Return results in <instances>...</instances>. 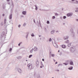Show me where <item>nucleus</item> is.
<instances>
[{
  "label": "nucleus",
  "mask_w": 78,
  "mask_h": 78,
  "mask_svg": "<svg viewBox=\"0 0 78 78\" xmlns=\"http://www.w3.org/2000/svg\"><path fill=\"white\" fill-rule=\"evenodd\" d=\"M1 38H4L5 39L6 37H5V32H3L1 34L0 36Z\"/></svg>",
  "instance_id": "f257e3e1"
},
{
  "label": "nucleus",
  "mask_w": 78,
  "mask_h": 78,
  "mask_svg": "<svg viewBox=\"0 0 78 78\" xmlns=\"http://www.w3.org/2000/svg\"><path fill=\"white\" fill-rule=\"evenodd\" d=\"M12 2V5H11L10 6V7L12 9H11V12H12V11H13V8H14V3H13V2L11 0Z\"/></svg>",
  "instance_id": "f03ea898"
},
{
  "label": "nucleus",
  "mask_w": 78,
  "mask_h": 78,
  "mask_svg": "<svg viewBox=\"0 0 78 78\" xmlns=\"http://www.w3.org/2000/svg\"><path fill=\"white\" fill-rule=\"evenodd\" d=\"M71 32V36L72 37H75V33L73 32V29H71L70 30Z\"/></svg>",
  "instance_id": "7ed1b4c3"
},
{
  "label": "nucleus",
  "mask_w": 78,
  "mask_h": 78,
  "mask_svg": "<svg viewBox=\"0 0 78 78\" xmlns=\"http://www.w3.org/2000/svg\"><path fill=\"white\" fill-rule=\"evenodd\" d=\"M70 51L71 53H73V52L75 51V48L73 47H71L70 49Z\"/></svg>",
  "instance_id": "20e7f679"
},
{
  "label": "nucleus",
  "mask_w": 78,
  "mask_h": 78,
  "mask_svg": "<svg viewBox=\"0 0 78 78\" xmlns=\"http://www.w3.org/2000/svg\"><path fill=\"white\" fill-rule=\"evenodd\" d=\"M72 15H73V13L72 12H70L67 14V17H70L72 16Z\"/></svg>",
  "instance_id": "39448f33"
},
{
  "label": "nucleus",
  "mask_w": 78,
  "mask_h": 78,
  "mask_svg": "<svg viewBox=\"0 0 78 78\" xmlns=\"http://www.w3.org/2000/svg\"><path fill=\"white\" fill-rule=\"evenodd\" d=\"M17 70L18 72L19 73H20L21 74L22 73V69H21L20 68H18L17 69Z\"/></svg>",
  "instance_id": "423d86ee"
},
{
  "label": "nucleus",
  "mask_w": 78,
  "mask_h": 78,
  "mask_svg": "<svg viewBox=\"0 0 78 78\" xmlns=\"http://www.w3.org/2000/svg\"><path fill=\"white\" fill-rule=\"evenodd\" d=\"M27 67H28L29 69H32V65L31 64H29L27 65Z\"/></svg>",
  "instance_id": "0eeeda50"
},
{
  "label": "nucleus",
  "mask_w": 78,
  "mask_h": 78,
  "mask_svg": "<svg viewBox=\"0 0 78 78\" xmlns=\"http://www.w3.org/2000/svg\"><path fill=\"white\" fill-rule=\"evenodd\" d=\"M53 41H54V44H55V45H54V46L56 48H58V45H57V44L56 43L55 41V40L54 39Z\"/></svg>",
  "instance_id": "6e6552de"
},
{
  "label": "nucleus",
  "mask_w": 78,
  "mask_h": 78,
  "mask_svg": "<svg viewBox=\"0 0 78 78\" xmlns=\"http://www.w3.org/2000/svg\"><path fill=\"white\" fill-rule=\"evenodd\" d=\"M39 61H38V60H37V61L36 62V65L37 67H39Z\"/></svg>",
  "instance_id": "1a4fd4ad"
},
{
  "label": "nucleus",
  "mask_w": 78,
  "mask_h": 78,
  "mask_svg": "<svg viewBox=\"0 0 78 78\" xmlns=\"http://www.w3.org/2000/svg\"><path fill=\"white\" fill-rule=\"evenodd\" d=\"M33 50L35 51H36L38 50V48H37V47H34V49Z\"/></svg>",
  "instance_id": "9d476101"
},
{
  "label": "nucleus",
  "mask_w": 78,
  "mask_h": 78,
  "mask_svg": "<svg viewBox=\"0 0 78 78\" xmlns=\"http://www.w3.org/2000/svg\"><path fill=\"white\" fill-rule=\"evenodd\" d=\"M64 39H68L69 38V37L67 35L65 37H63Z\"/></svg>",
  "instance_id": "9b49d317"
},
{
  "label": "nucleus",
  "mask_w": 78,
  "mask_h": 78,
  "mask_svg": "<svg viewBox=\"0 0 78 78\" xmlns=\"http://www.w3.org/2000/svg\"><path fill=\"white\" fill-rule=\"evenodd\" d=\"M6 5V3L4 2V3H3V9H5L6 7L5 5Z\"/></svg>",
  "instance_id": "f8f14e48"
},
{
  "label": "nucleus",
  "mask_w": 78,
  "mask_h": 78,
  "mask_svg": "<svg viewBox=\"0 0 78 78\" xmlns=\"http://www.w3.org/2000/svg\"><path fill=\"white\" fill-rule=\"evenodd\" d=\"M68 69L70 70H71L73 69V66H71L68 68Z\"/></svg>",
  "instance_id": "ddd939ff"
},
{
  "label": "nucleus",
  "mask_w": 78,
  "mask_h": 78,
  "mask_svg": "<svg viewBox=\"0 0 78 78\" xmlns=\"http://www.w3.org/2000/svg\"><path fill=\"white\" fill-rule=\"evenodd\" d=\"M69 42H70V41L68 40H67L65 42V43L66 44H69Z\"/></svg>",
  "instance_id": "4468645a"
},
{
  "label": "nucleus",
  "mask_w": 78,
  "mask_h": 78,
  "mask_svg": "<svg viewBox=\"0 0 78 78\" xmlns=\"http://www.w3.org/2000/svg\"><path fill=\"white\" fill-rule=\"evenodd\" d=\"M69 64L70 65H71V66H73V61L70 62Z\"/></svg>",
  "instance_id": "2eb2a0df"
},
{
  "label": "nucleus",
  "mask_w": 78,
  "mask_h": 78,
  "mask_svg": "<svg viewBox=\"0 0 78 78\" xmlns=\"http://www.w3.org/2000/svg\"><path fill=\"white\" fill-rule=\"evenodd\" d=\"M55 32V30H53L51 32V34H53Z\"/></svg>",
  "instance_id": "dca6fc26"
},
{
  "label": "nucleus",
  "mask_w": 78,
  "mask_h": 78,
  "mask_svg": "<svg viewBox=\"0 0 78 78\" xmlns=\"http://www.w3.org/2000/svg\"><path fill=\"white\" fill-rule=\"evenodd\" d=\"M12 14H10V15L9 16V19H12Z\"/></svg>",
  "instance_id": "f3484780"
},
{
  "label": "nucleus",
  "mask_w": 78,
  "mask_h": 78,
  "mask_svg": "<svg viewBox=\"0 0 78 78\" xmlns=\"http://www.w3.org/2000/svg\"><path fill=\"white\" fill-rule=\"evenodd\" d=\"M62 47L63 48H65L66 47L65 45L64 44L62 45Z\"/></svg>",
  "instance_id": "a211bd4d"
},
{
  "label": "nucleus",
  "mask_w": 78,
  "mask_h": 78,
  "mask_svg": "<svg viewBox=\"0 0 78 78\" xmlns=\"http://www.w3.org/2000/svg\"><path fill=\"white\" fill-rule=\"evenodd\" d=\"M22 13L24 15H25L27 13V12H26V11H23L22 12Z\"/></svg>",
  "instance_id": "6ab92c4d"
},
{
  "label": "nucleus",
  "mask_w": 78,
  "mask_h": 78,
  "mask_svg": "<svg viewBox=\"0 0 78 78\" xmlns=\"http://www.w3.org/2000/svg\"><path fill=\"white\" fill-rule=\"evenodd\" d=\"M17 58L18 59H22V57L21 56H18L17 57Z\"/></svg>",
  "instance_id": "aec40b11"
},
{
  "label": "nucleus",
  "mask_w": 78,
  "mask_h": 78,
  "mask_svg": "<svg viewBox=\"0 0 78 78\" xmlns=\"http://www.w3.org/2000/svg\"><path fill=\"white\" fill-rule=\"evenodd\" d=\"M35 10L37 11V5H35Z\"/></svg>",
  "instance_id": "412c9836"
},
{
  "label": "nucleus",
  "mask_w": 78,
  "mask_h": 78,
  "mask_svg": "<svg viewBox=\"0 0 78 78\" xmlns=\"http://www.w3.org/2000/svg\"><path fill=\"white\" fill-rule=\"evenodd\" d=\"M52 57H55V55L54 54H51V55Z\"/></svg>",
  "instance_id": "4be33fe9"
},
{
  "label": "nucleus",
  "mask_w": 78,
  "mask_h": 78,
  "mask_svg": "<svg viewBox=\"0 0 78 78\" xmlns=\"http://www.w3.org/2000/svg\"><path fill=\"white\" fill-rule=\"evenodd\" d=\"M32 56H33L32 55H30L29 56V58H31V57H32Z\"/></svg>",
  "instance_id": "5701e85b"
},
{
  "label": "nucleus",
  "mask_w": 78,
  "mask_h": 78,
  "mask_svg": "<svg viewBox=\"0 0 78 78\" xmlns=\"http://www.w3.org/2000/svg\"><path fill=\"white\" fill-rule=\"evenodd\" d=\"M31 36H32V37H34V34H31Z\"/></svg>",
  "instance_id": "b1692460"
},
{
  "label": "nucleus",
  "mask_w": 78,
  "mask_h": 78,
  "mask_svg": "<svg viewBox=\"0 0 78 78\" xmlns=\"http://www.w3.org/2000/svg\"><path fill=\"white\" fill-rule=\"evenodd\" d=\"M63 64H64L65 65V66H67V65H68V63H63Z\"/></svg>",
  "instance_id": "393cba45"
},
{
  "label": "nucleus",
  "mask_w": 78,
  "mask_h": 78,
  "mask_svg": "<svg viewBox=\"0 0 78 78\" xmlns=\"http://www.w3.org/2000/svg\"><path fill=\"white\" fill-rule=\"evenodd\" d=\"M34 49L32 48V49L30 51V53H33V50Z\"/></svg>",
  "instance_id": "a878e982"
},
{
  "label": "nucleus",
  "mask_w": 78,
  "mask_h": 78,
  "mask_svg": "<svg viewBox=\"0 0 78 78\" xmlns=\"http://www.w3.org/2000/svg\"><path fill=\"white\" fill-rule=\"evenodd\" d=\"M6 19H5L4 20V24H6Z\"/></svg>",
  "instance_id": "bb28decb"
},
{
  "label": "nucleus",
  "mask_w": 78,
  "mask_h": 78,
  "mask_svg": "<svg viewBox=\"0 0 78 78\" xmlns=\"http://www.w3.org/2000/svg\"><path fill=\"white\" fill-rule=\"evenodd\" d=\"M12 51V48H10L9 49V52H11V51Z\"/></svg>",
  "instance_id": "cd10ccee"
},
{
  "label": "nucleus",
  "mask_w": 78,
  "mask_h": 78,
  "mask_svg": "<svg viewBox=\"0 0 78 78\" xmlns=\"http://www.w3.org/2000/svg\"><path fill=\"white\" fill-rule=\"evenodd\" d=\"M66 16H64L63 17V19H66Z\"/></svg>",
  "instance_id": "c85d7f7f"
},
{
  "label": "nucleus",
  "mask_w": 78,
  "mask_h": 78,
  "mask_svg": "<svg viewBox=\"0 0 78 78\" xmlns=\"http://www.w3.org/2000/svg\"><path fill=\"white\" fill-rule=\"evenodd\" d=\"M47 24H49V23H50V21L48 20L47 21Z\"/></svg>",
  "instance_id": "c756f323"
},
{
  "label": "nucleus",
  "mask_w": 78,
  "mask_h": 78,
  "mask_svg": "<svg viewBox=\"0 0 78 78\" xmlns=\"http://www.w3.org/2000/svg\"><path fill=\"white\" fill-rule=\"evenodd\" d=\"M41 66H43V67H44V65H43V64H42V62H41Z\"/></svg>",
  "instance_id": "7c9ffc66"
},
{
  "label": "nucleus",
  "mask_w": 78,
  "mask_h": 78,
  "mask_svg": "<svg viewBox=\"0 0 78 78\" xmlns=\"http://www.w3.org/2000/svg\"><path fill=\"white\" fill-rule=\"evenodd\" d=\"M22 44V42H21L20 43L18 44V46H20V44Z\"/></svg>",
  "instance_id": "2f4dec72"
},
{
  "label": "nucleus",
  "mask_w": 78,
  "mask_h": 78,
  "mask_svg": "<svg viewBox=\"0 0 78 78\" xmlns=\"http://www.w3.org/2000/svg\"><path fill=\"white\" fill-rule=\"evenodd\" d=\"M55 15L56 16H58V14L57 13H56L55 14Z\"/></svg>",
  "instance_id": "473e14b6"
},
{
  "label": "nucleus",
  "mask_w": 78,
  "mask_h": 78,
  "mask_svg": "<svg viewBox=\"0 0 78 78\" xmlns=\"http://www.w3.org/2000/svg\"><path fill=\"white\" fill-rule=\"evenodd\" d=\"M55 19V16H52V19Z\"/></svg>",
  "instance_id": "72a5a7b5"
},
{
  "label": "nucleus",
  "mask_w": 78,
  "mask_h": 78,
  "mask_svg": "<svg viewBox=\"0 0 78 78\" xmlns=\"http://www.w3.org/2000/svg\"><path fill=\"white\" fill-rule=\"evenodd\" d=\"M71 44H69L68 45V47H70V45H71Z\"/></svg>",
  "instance_id": "f704fd0d"
},
{
  "label": "nucleus",
  "mask_w": 78,
  "mask_h": 78,
  "mask_svg": "<svg viewBox=\"0 0 78 78\" xmlns=\"http://www.w3.org/2000/svg\"><path fill=\"white\" fill-rule=\"evenodd\" d=\"M59 31L58 30H56V32L57 33H59Z\"/></svg>",
  "instance_id": "c9c22d12"
},
{
  "label": "nucleus",
  "mask_w": 78,
  "mask_h": 78,
  "mask_svg": "<svg viewBox=\"0 0 78 78\" xmlns=\"http://www.w3.org/2000/svg\"><path fill=\"white\" fill-rule=\"evenodd\" d=\"M28 36V33H27V35L26 36V38H27Z\"/></svg>",
  "instance_id": "e433bc0d"
},
{
  "label": "nucleus",
  "mask_w": 78,
  "mask_h": 78,
  "mask_svg": "<svg viewBox=\"0 0 78 78\" xmlns=\"http://www.w3.org/2000/svg\"><path fill=\"white\" fill-rule=\"evenodd\" d=\"M23 27H25V26H26V23H24V24H23Z\"/></svg>",
  "instance_id": "4c0bfd02"
},
{
  "label": "nucleus",
  "mask_w": 78,
  "mask_h": 78,
  "mask_svg": "<svg viewBox=\"0 0 78 78\" xmlns=\"http://www.w3.org/2000/svg\"><path fill=\"white\" fill-rule=\"evenodd\" d=\"M62 64H59L58 65V67H59V66H62Z\"/></svg>",
  "instance_id": "58836bf2"
},
{
  "label": "nucleus",
  "mask_w": 78,
  "mask_h": 78,
  "mask_svg": "<svg viewBox=\"0 0 78 78\" xmlns=\"http://www.w3.org/2000/svg\"><path fill=\"white\" fill-rule=\"evenodd\" d=\"M76 4H78V2L77 0L76 1Z\"/></svg>",
  "instance_id": "ea45409f"
},
{
  "label": "nucleus",
  "mask_w": 78,
  "mask_h": 78,
  "mask_svg": "<svg viewBox=\"0 0 78 78\" xmlns=\"http://www.w3.org/2000/svg\"><path fill=\"white\" fill-rule=\"evenodd\" d=\"M39 25H40V26L41 25V22L40 21V20H39Z\"/></svg>",
  "instance_id": "a19ab883"
},
{
  "label": "nucleus",
  "mask_w": 78,
  "mask_h": 78,
  "mask_svg": "<svg viewBox=\"0 0 78 78\" xmlns=\"http://www.w3.org/2000/svg\"><path fill=\"white\" fill-rule=\"evenodd\" d=\"M21 27V26L20 25H18V27H19V28H20Z\"/></svg>",
  "instance_id": "79ce46f5"
},
{
  "label": "nucleus",
  "mask_w": 78,
  "mask_h": 78,
  "mask_svg": "<svg viewBox=\"0 0 78 78\" xmlns=\"http://www.w3.org/2000/svg\"><path fill=\"white\" fill-rule=\"evenodd\" d=\"M51 52L50 51L49 53L50 55H51Z\"/></svg>",
  "instance_id": "37998d69"
},
{
  "label": "nucleus",
  "mask_w": 78,
  "mask_h": 78,
  "mask_svg": "<svg viewBox=\"0 0 78 78\" xmlns=\"http://www.w3.org/2000/svg\"><path fill=\"white\" fill-rule=\"evenodd\" d=\"M48 41L50 42H51V39H49Z\"/></svg>",
  "instance_id": "c03bdc74"
},
{
  "label": "nucleus",
  "mask_w": 78,
  "mask_h": 78,
  "mask_svg": "<svg viewBox=\"0 0 78 78\" xmlns=\"http://www.w3.org/2000/svg\"><path fill=\"white\" fill-rule=\"evenodd\" d=\"M34 23H36V22H35V20H34Z\"/></svg>",
  "instance_id": "a18cd8bd"
},
{
  "label": "nucleus",
  "mask_w": 78,
  "mask_h": 78,
  "mask_svg": "<svg viewBox=\"0 0 78 78\" xmlns=\"http://www.w3.org/2000/svg\"><path fill=\"white\" fill-rule=\"evenodd\" d=\"M44 67V66H40V68H42V67Z\"/></svg>",
  "instance_id": "49530a36"
},
{
  "label": "nucleus",
  "mask_w": 78,
  "mask_h": 78,
  "mask_svg": "<svg viewBox=\"0 0 78 78\" xmlns=\"http://www.w3.org/2000/svg\"><path fill=\"white\" fill-rule=\"evenodd\" d=\"M42 61H44V59L42 58Z\"/></svg>",
  "instance_id": "de8ad7c7"
},
{
  "label": "nucleus",
  "mask_w": 78,
  "mask_h": 78,
  "mask_svg": "<svg viewBox=\"0 0 78 78\" xmlns=\"http://www.w3.org/2000/svg\"><path fill=\"white\" fill-rule=\"evenodd\" d=\"M60 19H62V17H60Z\"/></svg>",
  "instance_id": "09e8293b"
},
{
  "label": "nucleus",
  "mask_w": 78,
  "mask_h": 78,
  "mask_svg": "<svg viewBox=\"0 0 78 78\" xmlns=\"http://www.w3.org/2000/svg\"><path fill=\"white\" fill-rule=\"evenodd\" d=\"M37 78H40V76L39 75V76H38L37 77Z\"/></svg>",
  "instance_id": "8fccbe9b"
},
{
  "label": "nucleus",
  "mask_w": 78,
  "mask_h": 78,
  "mask_svg": "<svg viewBox=\"0 0 78 78\" xmlns=\"http://www.w3.org/2000/svg\"><path fill=\"white\" fill-rule=\"evenodd\" d=\"M2 16H5V14H2Z\"/></svg>",
  "instance_id": "3c124183"
},
{
  "label": "nucleus",
  "mask_w": 78,
  "mask_h": 78,
  "mask_svg": "<svg viewBox=\"0 0 78 78\" xmlns=\"http://www.w3.org/2000/svg\"><path fill=\"white\" fill-rule=\"evenodd\" d=\"M55 64H58V62H56L55 63Z\"/></svg>",
  "instance_id": "603ef678"
},
{
  "label": "nucleus",
  "mask_w": 78,
  "mask_h": 78,
  "mask_svg": "<svg viewBox=\"0 0 78 78\" xmlns=\"http://www.w3.org/2000/svg\"><path fill=\"white\" fill-rule=\"evenodd\" d=\"M75 1V0H72V2H74Z\"/></svg>",
  "instance_id": "864d4df0"
},
{
  "label": "nucleus",
  "mask_w": 78,
  "mask_h": 78,
  "mask_svg": "<svg viewBox=\"0 0 78 78\" xmlns=\"http://www.w3.org/2000/svg\"><path fill=\"white\" fill-rule=\"evenodd\" d=\"M46 28H45L44 29L45 31H46Z\"/></svg>",
  "instance_id": "5fc2aeb1"
},
{
  "label": "nucleus",
  "mask_w": 78,
  "mask_h": 78,
  "mask_svg": "<svg viewBox=\"0 0 78 78\" xmlns=\"http://www.w3.org/2000/svg\"><path fill=\"white\" fill-rule=\"evenodd\" d=\"M53 61H54V62H55V61H56L55 59H54Z\"/></svg>",
  "instance_id": "6e6d98bb"
},
{
  "label": "nucleus",
  "mask_w": 78,
  "mask_h": 78,
  "mask_svg": "<svg viewBox=\"0 0 78 78\" xmlns=\"http://www.w3.org/2000/svg\"><path fill=\"white\" fill-rule=\"evenodd\" d=\"M57 72H59V70L58 69V70H57Z\"/></svg>",
  "instance_id": "4d7b16f0"
},
{
  "label": "nucleus",
  "mask_w": 78,
  "mask_h": 78,
  "mask_svg": "<svg viewBox=\"0 0 78 78\" xmlns=\"http://www.w3.org/2000/svg\"><path fill=\"white\" fill-rule=\"evenodd\" d=\"M75 12H78V11H77V10H75Z\"/></svg>",
  "instance_id": "13d9d810"
},
{
  "label": "nucleus",
  "mask_w": 78,
  "mask_h": 78,
  "mask_svg": "<svg viewBox=\"0 0 78 78\" xmlns=\"http://www.w3.org/2000/svg\"><path fill=\"white\" fill-rule=\"evenodd\" d=\"M76 21H78V19H76Z\"/></svg>",
  "instance_id": "bf43d9fd"
},
{
  "label": "nucleus",
  "mask_w": 78,
  "mask_h": 78,
  "mask_svg": "<svg viewBox=\"0 0 78 78\" xmlns=\"http://www.w3.org/2000/svg\"><path fill=\"white\" fill-rule=\"evenodd\" d=\"M10 0H7V2H9V1Z\"/></svg>",
  "instance_id": "052dcab7"
},
{
  "label": "nucleus",
  "mask_w": 78,
  "mask_h": 78,
  "mask_svg": "<svg viewBox=\"0 0 78 78\" xmlns=\"http://www.w3.org/2000/svg\"><path fill=\"white\" fill-rule=\"evenodd\" d=\"M41 35H39V37H41Z\"/></svg>",
  "instance_id": "680f3d73"
},
{
  "label": "nucleus",
  "mask_w": 78,
  "mask_h": 78,
  "mask_svg": "<svg viewBox=\"0 0 78 78\" xmlns=\"http://www.w3.org/2000/svg\"><path fill=\"white\" fill-rule=\"evenodd\" d=\"M76 9H77V10H78V8H76Z\"/></svg>",
  "instance_id": "e2e57ef3"
},
{
  "label": "nucleus",
  "mask_w": 78,
  "mask_h": 78,
  "mask_svg": "<svg viewBox=\"0 0 78 78\" xmlns=\"http://www.w3.org/2000/svg\"><path fill=\"white\" fill-rule=\"evenodd\" d=\"M63 25H65V23H63Z\"/></svg>",
  "instance_id": "0e129e2a"
},
{
  "label": "nucleus",
  "mask_w": 78,
  "mask_h": 78,
  "mask_svg": "<svg viewBox=\"0 0 78 78\" xmlns=\"http://www.w3.org/2000/svg\"><path fill=\"white\" fill-rule=\"evenodd\" d=\"M49 39H51V38H50Z\"/></svg>",
  "instance_id": "69168bd1"
},
{
  "label": "nucleus",
  "mask_w": 78,
  "mask_h": 78,
  "mask_svg": "<svg viewBox=\"0 0 78 78\" xmlns=\"http://www.w3.org/2000/svg\"><path fill=\"white\" fill-rule=\"evenodd\" d=\"M58 52H59V50H58Z\"/></svg>",
  "instance_id": "338daca9"
},
{
  "label": "nucleus",
  "mask_w": 78,
  "mask_h": 78,
  "mask_svg": "<svg viewBox=\"0 0 78 78\" xmlns=\"http://www.w3.org/2000/svg\"><path fill=\"white\" fill-rule=\"evenodd\" d=\"M77 34H78V32H77Z\"/></svg>",
  "instance_id": "774afa93"
}]
</instances>
